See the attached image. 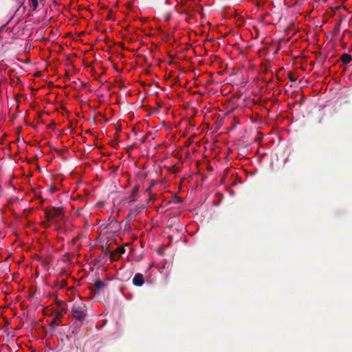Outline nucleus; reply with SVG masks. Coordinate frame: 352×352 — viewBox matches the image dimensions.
Instances as JSON below:
<instances>
[{
	"instance_id": "nucleus-1",
	"label": "nucleus",
	"mask_w": 352,
	"mask_h": 352,
	"mask_svg": "<svg viewBox=\"0 0 352 352\" xmlns=\"http://www.w3.org/2000/svg\"><path fill=\"white\" fill-rule=\"evenodd\" d=\"M72 311L76 320L83 321L87 316V306L82 302H76L73 305Z\"/></svg>"
},
{
	"instance_id": "nucleus-2",
	"label": "nucleus",
	"mask_w": 352,
	"mask_h": 352,
	"mask_svg": "<svg viewBox=\"0 0 352 352\" xmlns=\"http://www.w3.org/2000/svg\"><path fill=\"white\" fill-rule=\"evenodd\" d=\"M63 214L64 209L63 207H53L46 212L47 218L52 220H55L60 218L63 215Z\"/></svg>"
},
{
	"instance_id": "nucleus-3",
	"label": "nucleus",
	"mask_w": 352,
	"mask_h": 352,
	"mask_svg": "<svg viewBox=\"0 0 352 352\" xmlns=\"http://www.w3.org/2000/svg\"><path fill=\"white\" fill-rule=\"evenodd\" d=\"M125 252V248L122 246L118 247L114 251H106L105 254H109L111 261L118 260L120 256Z\"/></svg>"
},
{
	"instance_id": "nucleus-4",
	"label": "nucleus",
	"mask_w": 352,
	"mask_h": 352,
	"mask_svg": "<svg viewBox=\"0 0 352 352\" xmlns=\"http://www.w3.org/2000/svg\"><path fill=\"white\" fill-rule=\"evenodd\" d=\"M144 279L143 275L140 273L135 274L133 278V285L138 287H140L144 284Z\"/></svg>"
},
{
	"instance_id": "nucleus-5",
	"label": "nucleus",
	"mask_w": 352,
	"mask_h": 352,
	"mask_svg": "<svg viewBox=\"0 0 352 352\" xmlns=\"http://www.w3.org/2000/svg\"><path fill=\"white\" fill-rule=\"evenodd\" d=\"M94 286L95 292L99 293L101 289H104L107 286V284L102 280H98L94 283Z\"/></svg>"
},
{
	"instance_id": "nucleus-6",
	"label": "nucleus",
	"mask_w": 352,
	"mask_h": 352,
	"mask_svg": "<svg viewBox=\"0 0 352 352\" xmlns=\"http://www.w3.org/2000/svg\"><path fill=\"white\" fill-rule=\"evenodd\" d=\"M340 59L344 64H348L351 62L352 56L349 54H344L342 55Z\"/></svg>"
},
{
	"instance_id": "nucleus-7",
	"label": "nucleus",
	"mask_w": 352,
	"mask_h": 352,
	"mask_svg": "<svg viewBox=\"0 0 352 352\" xmlns=\"http://www.w3.org/2000/svg\"><path fill=\"white\" fill-rule=\"evenodd\" d=\"M30 1L31 2L32 7L35 10L37 8L38 5V0H30Z\"/></svg>"
},
{
	"instance_id": "nucleus-8",
	"label": "nucleus",
	"mask_w": 352,
	"mask_h": 352,
	"mask_svg": "<svg viewBox=\"0 0 352 352\" xmlns=\"http://www.w3.org/2000/svg\"><path fill=\"white\" fill-rule=\"evenodd\" d=\"M155 182L153 181H152L151 182L149 187L146 189V192H148L149 194H151V188L155 186Z\"/></svg>"
},
{
	"instance_id": "nucleus-9",
	"label": "nucleus",
	"mask_w": 352,
	"mask_h": 352,
	"mask_svg": "<svg viewBox=\"0 0 352 352\" xmlns=\"http://www.w3.org/2000/svg\"><path fill=\"white\" fill-rule=\"evenodd\" d=\"M50 192L52 193H54V192H55L58 190V188L57 187H56L54 186H52V185L50 186Z\"/></svg>"
},
{
	"instance_id": "nucleus-10",
	"label": "nucleus",
	"mask_w": 352,
	"mask_h": 352,
	"mask_svg": "<svg viewBox=\"0 0 352 352\" xmlns=\"http://www.w3.org/2000/svg\"><path fill=\"white\" fill-rule=\"evenodd\" d=\"M138 191V186H135L133 188L132 191H131V193L132 195H135L137 193V192Z\"/></svg>"
},
{
	"instance_id": "nucleus-11",
	"label": "nucleus",
	"mask_w": 352,
	"mask_h": 352,
	"mask_svg": "<svg viewBox=\"0 0 352 352\" xmlns=\"http://www.w3.org/2000/svg\"><path fill=\"white\" fill-rule=\"evenodd\" d=\"M289 79L290 81L292 82H295L296 81V78H295L292 74H289Z\"/></svg>"
},
{
	"instance_id": "nucleus-12",
	"label": "nucleus",
	"mask_w": 352,
	"mask_h": 352,
	"mask_svg": "<svg viewBox=\"0 0 352 352\" xmlns=\"http://www.w3.org/2000/svg\"><path fill=\"white\" fill-rule=\"evenodd\" d=\"M182 201V200L179 197H177L175 198V203H181Z\"/></svg>"
},
{
	"instance_id": "nucleus-13",
	"label": "nucleus",
	"mask_w": 352,
	"mask_h": 352,
	"mask_svg": "<svg viewBox=\"0 0 352 352\" xmlns=\"http://www.w3.org/2000/svg\"><path fill=\"white\" fill-rule=\"evenodd\" d=\"M57 320H58L57 318H54V320L52 322L51 325H54V324L57 325V323H56Z\"/></svg>"
},
{
	"instance_id": "nucleus-14",
	"label": "nucleus",
	"mask_w": 352,
	"mask_h": 352,
	"mask_svg": "<svg viewBox=\"0 0 352 352\" xmlns=\"http://www.w3.org/2000/svg\"><path fill=\"white\" fill-rule=\"evenodd\" d=\"M153 200V196H151L150 198L148 199V201H151Z\"/></svg>"
}]
</instances>
